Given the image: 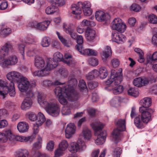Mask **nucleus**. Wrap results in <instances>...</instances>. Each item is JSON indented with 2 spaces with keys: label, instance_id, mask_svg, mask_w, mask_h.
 Here are the masks:
<instances>
[{
  "label": "nucleus",
  "instance_id": "nucleus-1",
  "mask_svg": "<svg viewBox=\"0 0 157 157\" xmlns=\"http://www.w3.org/2000/svg\"><path fill=\"white\" fill-rule=\"evenodd\" d=\"M122 81V75L120 72H117L114 70L111 71V75L109 79L106 81L107 84H112V92L114 94H118L123 91V86L119 85Z\"/></svg>",
  "mask_w": 157,
  "mask_h": 157
},
{
  "label": "nucleus",
  "instance_id": "nucleus-2",
  "mask_svg": "<svg viewBox=\"0 0 157 157\" xmlns=\"http://www.w3.org/2000/svg\"><path fill=\"white\" fill-rule=\"evenodd\" d=\"M94 131V135L97 136L95 143L98 145L103 144L105 142L106 138V132L102 131L104 125L98 120L94 122L91 124Z\"/></svg>",
  "mask_w": 157,
  "mask_h": 157
},
{
  "label": "nucleus",
  "instance_id": "nucleus-3",
  "mask_svg": "<svg viewBox=\"0 0 157 157\" xmlns=\"http://www.w3.org/2000/svg\"><path fill=\"white\" fill-rule=\"evenodd\" d=\"M63 29L65 31L70 35L71 37L77 40V44L75 46L76 49L80 52H82L83 50V40L82 36L77 35L74 31V26L72 25H67L64 24Z\"/></svg>",
  "mask_w": 157,
  "mask_h": 157
},
{
  "label": "nucleus",
  "instance_id": "nucleus-4",
  "mask_svg": "<svg viewBox=\"0 0 157 157\" xmlns=\"http://www.w3.org/2000/svg\"><path fill=\"white\" fill-rule=\"evenodd\" d=\"M139 111L141 113V120L140 117H137L134 119V123L137 127L140 128L142 126V122L147 124L152 119L150 113L151 109H139Z\"/></svg>",
  "mask_w": 157,
  "mask_h": 157
},
{
  "label": "nucleus",
  "instance_id": "nucleus-5",
  "mask_svg": "<svg viewBox=\"0 0 157 157\" xmlns=\"http://www.w3.org/2000/svg\"><path fill=\"white\" fill-rule=\"evenodd\" d=\"M0 88L2 90L0 91V94L4 96L9 94L11 97H14L15 95L14 83L12 81L7 82L6 81L0 79Z\"/></svg>",
  "mask_w": 157,
  "mask_h": 157
},
{
  "label": "nucleus",
  "instance_id": "nucleus-6",
  "mask_svg": "<svg viewBox=\"0 0 157 157\" xmlns=\"http://www.w3.org/2000/svg\"><path fill=\"white\" fill-rule=\"evenodd\" d=\"M58 65V62L53 60H49L43 69L40 70L35 71L33 72L34 76L43 77L49 74L50 71L56 67Z\"/></svg>",
  "mask_w": 157,
  "mask_h": 157
},
{
  "label": "nucleus",
  "instance_id": "nucleus-7",
  "mask_svg": "<svg viewBox=\"0 0 157 157\" xmlns=\"http://www.w3.org/2000/svg\"><path fill=\"white\" fill-rule=\"evenodd\" d=\"M55 93L58 97L66 95L68 99L71 101H75L78 99L77 95L73 94L71 91L69 92L66 86H65L64 87L59 86L56 87L55 90Z\"/></svg>",
  "mask_w": 157,
  "mask_h": 157
},
{
  "label": "nucleus",
  "instance_id": "nucleus-8",
  "mask_svg": "<svg viewBox=\"0 0 157 157\" xmlns=\"http://www.w3.org/2000/svg\"><path fill=\"white\" fill-rule=\"evenodd\" d=\"M125 120L123 119L119 120L116 123L117 128L113 131L112 135L113 140L116 144L119 140L121 132L125 129Z\"/></svg>",
  "mask_w": 157,
  "mask_h": 157
},
{
  "label": "nucleus",
  "instance_id": "nucleus-9",
  "mask_svg": "<svg viewBox=\"0 0 157 157\" xmlns=\"http://www.w3.org/2000/svg\"><path fill=\"white\" fill-rule=\"evenodd\" d=\"M46 95L42 93H38L37 101L39 104L44 108H59V106L55 102H48L45 99Z\"/></svg>",
  "mask_w": 157,
  "mask_h": 157
},
{
  "label": "nucleus",
  "instance_id": "nucleus-10",
  "mask_svg": "<svg viewBox=\"0 0 157 157\" xmlns=\"http://www.w3.org/2000/svg\"><path fill=\"white\" fill-rule=\"evenodd\" d=\"M111 27L113 29L123 33L125 31L126 26L120 19L116 18L112 21Z\"/></svg>",
  "mask_w": 157,
  "mask_h": 157
},
{
  "label": "nucleus",
  "instance_id": "nucleus-11",
  "mask_svg": "<svg viewBox=\"0 0 157 157\" xmlns=\"http://www.w3.org/2000/svg\"><path fill=\"white\" fill-rule=\"evenodd\" d=\"M13 47L11 44L9 42L6 43L3 46L0 50V65L3 67V63L4 62V58L7 55L9 51L12 49Z\"/></svg>",
  "mask_w": 157,
  "mask_h": 157
},
{
  "label": "nucleus",
  "instance_id": "nucleus-12",
  "mask_svg": "<svg viewBox=\"0 0 157 157\" xmlns=\"http://www.w3.org/2000/svg\"><path fill=\"white\" fill-rule=\"evenodd\" d=\"M80 147L82 150H84L86 147L84 142L79 139L77 143H72L71 144L69 150L72 153H75L80 149Z\"/></svg>",
  "mask_w": 157,
  "mask_h": 157
},
{
  "label": "nucleus",
  "instance_id": "nucleus-13",
  "mask_svg": "<svg viewBox=\"0 0 157 157\" xmlns=\"http://www.w3.org/2000/svg\"><path fill=\"white\" fill-rule=\"evenodd\" d=\"M77 81L75 78L69 77L68 78V82H67V85L65 86H67V89L68 90L69 92L71 91L73 94L77 95L78 99L79 97V94L74 89L75 87L77 85Z\"/></svg>",
  "mask_w": 157,
  "mask_h": 157
},
{
  "label": "nucleus",
  "instance_id": "nucleus-14",
  "mask_svg": "<svg viewBox=\"0 0 157 157\" xmlns=\"http://www.w3.org/2000/svg\"><path fill=\"white\" fill-rule=\"evenodd\" d=\"M19 82L18 84V87L21 92H25L32 87L28 79L24 77L22 78Z\"/></svg>",
  "mask_w": 157,
  "mask_h": 157
},
{
  "label": "nucleus",
  "instance_id": "nucleus-15",
  "mask_svg": "<svg viewBox=\"0 0 157 157\" xmlns=\"http://www.w3.org/2000/svg\"><path fill=\"white\" fill-rule=\"evenodd\" d=\"M78 5L83 9L84 14L86 16H89L92 13V10L90 8L91 7L90 3L87 1L84 2H78Z\"/></svg>",
  "mask_w": 157,
  "mask_h": 157
},
{
  "label": "nucleus",
  "instance_id": "nucleus-16",
  "mask_svg": "<svg viewBox=\"0 0 157 157\" xmlns=\"http://www.w3.org/2000/svg\"><path fill=\"white\" fill-rule=\"evenodd\" d=\"M6 76L9 80L16 81L17 82H19L21 79L24 77L20 73L15 71L10 72Z\"/></svg>",
  "mask_w": 157,
  "mask_h": 157
},
{
  "label": "nucleus",
  "instance_id": "nucleus-17",
  "mask_svg": "<svg viewBox=\"0 0 157 157\" xmlns=\"http://www.w3.org/2000/svg\"><path fill=\"white\" fill-rule=\"evenodd\" d=\"M8 134L10 135L9 137V140L10 141L16 140L20 142H26L30 140L31 137H25L21 136L19 135H14L11 132H8Z\"/></svg>",
  "mask_w": 157,
  "mask_h": 157
},
{
  "label": "nucleus",
  "instance_id": "nucleus-18",
  "mask_svg": "<svg viewBox=\"0 0 157 157\" xmlns=\"http://www.w3.org/2000/svg\"><path fill=\"white\" fill-rule=\"evenodd\" d=\"M95 18L99 21H105L109 19L110 16L108 13H105L103 11H97L95 13Z\"/></svg>",
  "mask_w": 157,
  "mask_h": 157
},
{
  "label": "nucleus",
  "instance_id": "nucleus-19",
  "mask_svg": "<svg viewBox=\"0 0 157 157\" xmlns=\"http://www.w3.org/2000/svg\"><path fill=\"white\" fill-rule=\"evenodd\" d=\"M76 127L74 123H70L68 124L65 129V136L67 138L69 139L75 133Z\"/></svg>",
  "mask_w": 157,
  "mask_h": 157
},
{
  "label": "nucleus",
  "instance_id": "nucleus-20",
  "mask_svg": "<svg viewBox=\"0 0 157 157\" xmlns=\"http://www.w3.org/2000/svg\"><path fill=\"white\" fill-rule=\"evenodd\" d=\"M149 80L146 78H142L139 77L136 78L133 81L134 85L137 87H140L147 84Z\"/></svg>",
  "mask_w": 157,
  "mask_h": 157
},
{
  "label": "nucleus",
  "instance_id": "nucleus-21",
  "mask_svg": "<svg viewBox=\"0 0 157 157\" xmlns=\"http://www.w3.org/2000/svg\"><path fill=\"white\" fill-rule=\"evenodd\" d=\"M18 62V59L15 56H12L8 59H4L3 63V68L6 67L9 65H13L16 64Z\"/></svg>",
  "mask_w": 157,
  "mask_h": 157
},
{
  "label": "nucleus",
  "instance_id": "nucleus-22",
  "mask_svg": "<svg viewBox=\"0 0 157 157\" xmlns=\"http://www.w3.org/2000/svg\"><path fill=\"white\" fill-rule=\"evenodd\" d=\"M125 36L121 34L115 33L113 35L112 40L118 44H122L125 40Z\"/></svg>",
  "mask_w": 157,
  "mask_h": 157
},
{
  "label": "nucleus",
  "instance_id": "nucleus-23",
  "mask_svg": "<svg viewBox=\"0 0 157 157\" xmlns=\"http://www.w3.org/2000/svg\"><path fill=\"white\" fill-rule=\"evenodd\" d=\"M34 65L37 68L41 69V70L43 69L46 65L44 59L42 58L39 56L35 57Z\"/></svg>",
  "mask_w": 157,
  "mask_h": 157
},
{
  "label": "nucleus",
  "instance_id": "nucleus-24",
  "mask_svg": "<svg viewBox=\"0 0 157 157\" xmlns=\"http://www.w3.org/2000/svg\"><path fill=\"white\" fill-rule=\"evenodd\" d=\"M17 127L20 132H25L28 131L29 128V125L26 122H21L18 124Z\"/></svg>",
  "mask_w": 157,
  "mask_h": 157
},
{
  "label": "nucleus",
  "instance_id": "nucleus-25",
  "mask_svg": "<svg viewBox=\"0 0 157 157\" xmlns=\"http://www.w3.org/2000/svg\"><path fill=\"white\" fill-rule=\"evenodd\" d=\"M151 104V99L149 98H145L141 100L140 104L141 105L139 108H148Z\"/></svg>",
  "mask_w": 157,
  "mask_h": 157
},
{
  "label": "nucleus",
  "instance_id": "nucleus-26",
  "mask_svg": "<svg viewBox=\"0 0 157 157\" xmlns=\"http://www.w3.org/2000/svg\"><path fill=\"white\" fill-rule=\"evenodd\" d=\"M0 31L1 34L4 36H8L12 32L11 29L6 26L4 24H0Z\"/></svg>",
  "mask_w": 157,
  "mask_h": 157
},
{
  "label": "nucleus",
  "instance_id": "nucleus-27",
  "mask_svg": "<svg viewBox=\"0 0 157 157\" xmlns=\"http://www.w3.org/2000/svg\"><path fill=\"white\" fill-rule=\"evenodd\" d=\"M95 34V31L89 28H88L86 31V36L89 41H92L94 39Z\"/></svg>",
  "mask_w": 157,
  "mask_h": 157
},
{
  "label": "nucleus",
  "instance_id": "nucleus-28",
  "mask_svg": "<svg viewBox=\"0 0 157 157\" xmlns=\"http://www.w3.org/2000/svg\"><path fill=\"white\" fill-rule=\"evenodd\" d=\"M36 124L38 125L41 126L45 121V116L41 112H39L36 116Z\"/></svg>",
  "mask_w": 157,
  "mask_h": 157
},
{
  "label": "nucleus",
  "instance_id": "nucleus-29",
  "mask_svg": "<svg viewBox=\"0 0 157 157\" xmlns=\"http://www.w3.org/2000/svg\"><path fill=\"white\" fill-rule=\"evenodd\" d=\"M71 9L72 10V13L75 15H79L82 12L81 7L78 5V3L77 5L75 4H72Z\"/></svg>",
  "mask_w": 157,
  "mask_h": 157
},
{
  "label": "nucleus",
  "instance_id": "nucleus-30",
  "mask_svg": "<svg viewBox=\"0 0 157 157\" xmlns=\"http://www.w3.org/2000/svg\"><path fill=\"white\" fill-rule=\"evenodd\" d=\"M61 84V83L58 81H56L53 82L48 79H45L42 82L43 86L45 87H48L54 85H60Z\"/></svg>",
  "mask_w": 157,
  "mask_h": 157
},
{
  "label": "nucleus",
  "instance_id": "nucleus-31",
  "mask_svg": "<svg viewBox=\"0 0 157 157\" xmlns=\"http://www.w3.org/2000/svg\"><path fill=\"white\" fill-rule=\"evenodd\" d=\"M52 3V5L47 7L45 10L46 13L47 14H53L58 10L57 6H56L53 3Z\"/></svg>",
  "mask_w": 157,
  "mask_h": 157
},
{
  "label": "nucleus",
  "instance_id": "nucleus-32",
  "mask_svg": "<svg viewBox=\"0 0 157 157\" xmlns=\"http://www.w3.org/2000/svg\"><path fill=\"white\" fill-rule=\"evenodd\" d=\"M112 55V51L110 47L107 46L105 50L103 52L102 57L104 61H105L110 56Z\"/></svg>",
  "mask_w": 157,
  "mask_h": 157
},
{
  "label": "nucleus",
  "instance_id": "nucleus-33",
  "mask_svg": "<svg viewBox=\"0 0 157 157\" xmlns=\"http://www.w3.org/2000/svg\"><path fill=\"white\" fill-rule=\"evenodd\" d=\"M28 151L25 149H20L15 152V155L16 157H28Z\"/></svg>",
  "mask_w": 157,
  "mask_h": 157
},
{
  "label": "nucleus",
  "instance_id": "nucleus-34",
  "mask_svg": "<svg viewBox=\"0 0 157 157\" xmlns=\"http://www.w3.org/2000/svg\"><path fill=\"white\" fill-rule=\"evenodd\" d=\"M8 132H10V131L8 130L5 132H0V142H6L9 140L10 135L8 133Z\"/></svg>",
  "mask_w": 157,
  "mask_h": 157
},
{
  "label": "nucleus",
  "instance_id": "nucleus-35",
  "mask_svg": "<svg viewBox=\"0 0 157 157\" xmlns=\"http://www.w3.org/2000/svg\"><path fill=\"white\" fill-rule=\"evenodd\" d=\"M98 76V71L96 70H94L86 75V78L88 80H91L97 78Z\"/></svg>",
  "mask_w": 157,
  "mask_h": 157
},
{
  "label": "nucleus",
  "instance_id": "nucleus-36",
  "mask_svg": "<svg viewBox=\"0 0 157 157\" xmlns=\"http://www.w3.org/2000/svg\"><path fill=\"white\" fill-rule=\"evenodd\" d=\"M98 72L99 76L101 79L105 78L108 75L107 71L105 67H102L99 68Z\"/></svg>",
  "mask_w": 157,
  "mask_h": 157
},
{
  "label": "nucleus",
  "instance_id": "nucleus-37",
  "mask_svg": "<svg viewBox=\"0 0 157 157\" xmlns=\"http://www.w3.org/2000/svg\"><path fill=\"white\" fill-rule=\"evenodd\" d=\"M49 24L50 22L48 21L39 23L37 29L40 30H44L47 29Z\"/></svg>",
  "mask_w": 157,
  "mask_h": 157
},
{
  "label": "nucleus",
  "instance_id": "nucleus-38",
  "mask_svg": "<svg viewBox=\"0 0 157 157\" xmlns=\"http://www.w3.org/2000/svg\"><path fill=\"white\" fill-rule=\"evenodd\" d=\"M46 111L49 114L53 117H56L59 114V109H46Z\"/></svg>",
  "mask_w": 157,
  "mask_h": 157
},
{
  "label": "nucleus",
  "instance_id": "nucleus-39",
  "mask_svg": "<svg viewBox=\"0 0 157 157\" xmlns=\"http://www.w3.org/2000/svg\"><path fill=\"white\" fill-rule=\"evenodd\" d=\"M32 101L31 98H26L21 104V108L30 107L32 106Z\"/></svg>",
  "mask_w": 157,
  "mask_h": 157
},
{
  "label": "nucleus",
  "instance_id": "nucleus-40",
  "mask_svg": "<svg viewBox=\"0 0 157 157\" xmlns=\"http://www.w3.org/2000/svg\"><path fill=\"white\" fill-rule=\"evenodd\" d=\"M83 135L86 140H89L91 137L90 130L87 128H84L83 130Z\"/></svg>",
  "mask_w": 157,
  "mask_h": 157
},
{
  "label": "nucleus",
  "instance_id": "nucleus-41",
  "mask_svg": "<svg viewBox=\"0 0 157 157\" xmlns=\"http://www.w3.org/2000/svg\"><path fill=\"white\" fill-rule=\"evenodd\" d=\"M51 43L50 38L47 36L43 37L41 40V44L44 47H46L49 46Z\"/></svg>",
  "mask_w": 157,
  "mask_h": 157
},
{
  "label": "nucleus",
  "instance_id": "nucleus-42",
  "mask_svg": "<svg viewBox=\"0 0 157 157\" xmlns=\"http://www.w3.org/2000/svg\"><path fill=\"white\" fill-rule=\"evenodd\" d=\"M53 59L56 60L57 62L63 61L64 62V59L63 58L62 54L59 52H56L55 53L54 55Z\"/></svg>",
  "mask_w": 157,
  "mask_h": 157
},
{
  "label": "nucleus",
  "instance_id": "nucleus-43",
  "mask_svg": "<svg viewBox=\"0 0 157 157\" xmlns=\"http://www.w3.org/2000/svg\"><path fill=\"white\" fill-rule=\"evenodd\" d=\"M85 54H86L88 56H96L97 55V52L93 50L89 49H84L83 48V50L82 52H80L81 53H84Z\"/></svg>",
  "mask_w": 157,
  "mask_h": 157
},
{
  "label": "nucleus",
  "instance_id": "nucleus-44",
  "mask_svg": "<svg viewBox=\"0 0 157 157\" xmlns=\"http://www.w3.org/2000/svg\"><path fill=\"white\" fill-rule=\"evenodd\" d=\"M128 93L129 95L135 97H136L139 93L137 88H130Z\"/></svg>",
  "mask_w": 157,
  "mask_h": 157
},
{
  "label": "nucleus",
  "instance_id": "nucleus-45",
  "mask_svg": "<svg viewBox=\"0 0 157 157\" xmlns=\"http://www.w3.org/2000/svg\"><path fill=\"white\" fill-rule=\"evenodd\" d=\"M153 36L152 38V43L155 45H157V28H154L153 30Z\"/></svg>",
  "mask_w": 157,
  "mask_h": 157
},
{
  "label": "nucleus",
  "instance_id": "nucleus-46",
  "mask_svg": "<svg viewBox=\"0 0 157 157\" xmlns=\"http://www.w3.org/2000/svg\"><path fill=\"white\" fill-rule=\"evenodd\" d=\"M148 20L151 24H156L157 23V17L153 14H151L148 17Z\"/></svg>",
  "mask_w": 157,
  "mask_h": 157
},
{
  "label": "nucleus",
  "instance_id": "nucleus-47",
  "mask_svg": "<svg viewBox=\"0 0 157 157\" xmlns=\"http://www.w3.org/2000/svg\"><path fill=\"white\" fill-rule=\"evenodd\" d=\"M25 45L23 43H21L18 44V48L20 53L22 56L23 59H25L24 56V49Z\"/></svg>",
  "mask_w": 157,
  "mask_h": 157
},
{
  "label": "nucleus",
  "instance_id": "nucleus-48",
  "mask_svg": "<svg viewBox=\"0 0 157 157\" xmlns=\"http://www.w3.org/2000/svg\"><path fill=\"white\" fill-rule=\"evenodd\" d=\"M121 148L119 147H117L114 149L113 151V157H120L121 153Z\"/></svg>",
  "mask_w": 157,
  "mask_h": 157
},
{
  "label": "nucleus",
  "instance_id": "nucleus-49",
  "mask_svg": "<svg viewBox=\"0 0 157 157\" xmlns=\"http://www.w3.org/2000/svg\"><path fill=\"white\" fill-rule=\"evenodd\" d=\"M27 117L31 121H36V116L34 113L29 112L26 114Z\"/></svg>",
  "mask_w": 157,
  "mask_h": 157
},
{
  "label": "nucleus",
  "instance_id": "nucleus-50",
  "mask_svg": "<svg viewBox=\"0 0 157 157\" xmlns=\"http://www.w3.org/2000/svg\"><path fill=\"white\" fill-rule=\"evenodd\" d=\"M92 22L91 21H89L87 20L86 19H84L81 22V25L82 26L84 27H87V28L88 26H94L95 25L94 24H93L92 25Z\"/></svg>",
  "mask_w": 157,
  "mask_h": 157
},
{
  "label": "nucleus",
  "instance_id": "nucleus-51",
  "mask_svg": "<svg viewBox=\"0 0 157 157\" xmlns=\"http://www.w3.org/2000/svg\"><path fill=\"white\" fill-rule=\"evenodd\" d=\"M66 0H53V1L51 3H53L56 6H62L65 3Z\"/></svg>",
  "mask_w": 157,
  "mask_h": 157
},
{
  "label": "nucleus",
  "instance_id": "nucleus-52",
  "mask_svg": "<svg viewBox=\"0 0 157 157\" xmlns=\"http://www.w3.org/2000/svg\"><path fill=\"white\" fill-rule=\"evenodd\" d=\"M56 34L59 39L65 46L67 47H70V44L67 43V40L65 39L62 36H60L59 32H57Z\"/></svg>",
  "mask_w": 157,
  "mask_h": 157
},
{
  "label": "nucleus",
  "instance_id": "nucleus-53",
  "mask_svg": "<svg viewBox=\"0 0 157 157\" xmlns=\"http://www.w3.org/2000/svg\"><path fill=\"white\" fill-rule=\"evenodd\" d=\"M89 63L92 66H96L98 65V61L97 59L92 57L89 60Z\"/></svg>",
  "mask_w": 157,
  "mask_h": 157
},
{
  "label": "nucleus",
  "instance_id": "nucleus-54",
  "mask_svg": "<svg viewBox=\"0 0 157 157\" xmlns=\"http://www.w3.org/2000/svg\"><path fill=\"white\" fill-rule=\"evenodd\" d=\"M54 143L53 141H50L46 145V149L49 151H52L54 149Z\"/></svg>",
  "mask_w": 157,
  "mask_h": 157
},
{
  "label": "nucleus",
  "instance_id": "nucleus-55",
  "mask_svg": "<svg viewBox=\"0 0 157 157\" xmlns=\"http://www.w3.org/2000/svg\"><path fill=\"white\" fill-rule=\"evenodd\" d=\"M68 147V144L67 142L65 140H63L59 144V147L63 151L65 150Z\"/></svg>",
  "mask_w": 157,
  "mask_h": 157
},
{
  "label": "nucleus",
  "instance_id": "nucleus-56",
  "mask_svg": "<svg viewBox=\"0 0 157 157\" xmlns=\"http://www.w3.org/2000/svg\"><path fill=\"white\" fill-rule=\"evenodd\" d=\"M130 9L131 10L137 12L140 10L141 7L139 5L136 3H134L131 6Z\"/></svg>",
  "mask_w": 157,
  "mask_h": 157
},
{
  "label": "nucleus",
  "instance_id": "nucleus-57",
  "mask_svg": "<svg viewBox=\"0 0 157 157\" xmlns=\"http://www.w3.org/2000/svg\"><path fill=\"white\" fill-rule=\"evenodd\" d=\"M78 86L80 90H84L87 88L86 83L83 79H81L79 81Z\"/></svg>",
  "mask_w": 157,
  "mask_h": 157
},
{
  "label": "nucleus",
  "instance_id": "nucleus-58",
  "mask_svg": "<svg viewBox=\"0 0 157 157\" xmlns=\"http://www.w3.org/2000/svg\"><path fill=\"white\" fill-rule=\"evenodd\" d=\"M98 85V83L97 82L93 81L89 82L88 86L90 89H93L96 87Z\"/></svg>",
  "mask_w": 157,
  "mask_h": 157
},
{
  "label": "nucleus",
  "instance_id": "nucleus-59",
  "mask_svg": "<svg viewBox=\"0 0 157 157\" xmlns=\"http://www.w3.org/2000/svg\"><path fill=\"white\" fill-rule=\"evenodd\" d=\"M64 97H67L66 95H65L64 96H61L58 97L59 101V102L61 104L63 105H65L67 104V100L64 98Z\"/></svg>",
  "mask_w": 157,
  "mask_h": 157
},
{
  "label": "nucleus",
  "instance_id": "nucleus-60",
  "mask_svg": "<svg viewBox=\"0 0 157 157\" xmlns=\"http://www.w3.org/2000/svg\"><path fill=\"white\" fill-rule=\"evenodd\" d=\"M111 63L113 67L114 68L117 67L119 64V61L117 59L114 58L111 60Z\"/></svg>",
  "mask_w": 157,
  "mask_h": 157
},
{
  "label": "nucleus",
  "instance_id": "nucleus-61",
  "mask_svg": "<svg viewBox=\"0 0 157 157\" xmlns=\"http://www.w3.org/2000/svg\"><path fill=\"white\" fill-rule=\"evenodd\" d=\"M59 72L62 76L65 77L68 75V71L64 68H61L58 71Z\"/></svg>",
  "mask_w": 157,
  "mask_h": 157
},
{
  "label": "nucleus",
  "instance_id": "nucleus-62",
  "mask_svg": "<svg viewBox=\"0 0 157 157\" xmlns=\"http://www.w3.org/2000/svg\"><path fill=\"white\" fill-rule=\"evenodd\" d=\"M128 22L130 26H134L136 24V20L134 17H130L128 19Z\"/></svg>",
  "mask_w": 157,
  "mask_h": 157
},
{
  "label": "nucleus",
  "instance_id": "nucleus-63",
  "mask_svg": "<svg viewBox=\"0 0 157 157\" xmlns=\"http://www.w3.org/2000/svg\"><path fill=\"white\" fill-rule=\"evenodd\" d=\"M63 62L71 67L73 66L75 63V61L73 60L71 58L68 60H64Z\"/></svg>",
  "mask_w": 157,
  "mask_h": 157
},
{
  "label": "nucleus",
  "instance_id": "nucleus-64",
  "mask_svg": "<svg viewBox=\"0 0 157 157\" xmlns=\"http://www.w3.org/2000/svg\"><path fill=\"white\" fill-rule=\"evenodd\" d=\"M37 52V50L36 49H30L27 52V55L29 56H33Z\"/></svg>",
  "mask_w": 157,
  "mask_h": 157
}]
</instances>
